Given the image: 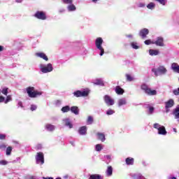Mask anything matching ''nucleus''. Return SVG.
<instances>
[{
	"instance_id": "obj_1",
	"label": "nucleus",
	"mask_w": 179,
	"mask_h": 179,
	"mask_svg": "<svg viewBox=\"0 0 179 179\" xmlns=\"http://www.w3.org/2000/svg\"><path fill=\"white\" fill-rule=\"evenodd\" d=\"M26 91L29 97L31 99H36V97H38V96H41V94H43V92L36 90L34 87H27L26 88Z\"/></svg>"
},
{
	"instance_id": "obj_2",
	"label": "nucleus",
	"mask_w": 179,
	"mask_h": 179,
	"mask_svg": "<svg viewBox=\"0 0 179 179\" xmlns=\"http://www.w3.org/2000/svg\"><path fill=\"white\" fill-rule=\"evenodd\" d=\"M141 89L143 90L145 94H148V96H156V94H157V91L155 90H152L146 84L141 85Z\"/></svg>"
},
{
	"instance_id": "obj_3",
	"label": "nucleus",
	"mask_w": 179,
	"mask_h": 179,
	"mask_svg": "<svg viewBox=\"0 0 179 179\" xmlns=\"http://www.w3.org/2000/svg\"><path fill=\"white\" fill-rule=\"evenodd\" d=\"M103 43H104V41H103V38L101 37H98L95 40V45L96 48L99 50V51H101L99 54L101 57H103V55H104V48H103V47L101 46L103 45Z\"/></svg>"
},
{
	"instance_id": "obj_4",
	"label": "nucleus",
	"mask_w": 179,
	"mask_h": 179,
	"mask_svg": "<svg viewBox=\"0 0 179 179\" xmlns=\"http://www.w3.org/2000/svg\"><path fill=\"white\" fill-rule=\"evenodd\" d=\"M90 91L89 90H84L83 91L77 90L73 93L75 97H87Z\"/></svg>"
},
{
	"instance_id": "obj_5",
	"label": "nucleus",
	"mask_w": 179,
	"mask_h": 179,
	"mask_svg": "<svg viewBox=\"0 0 179 179\" xmlns=\"http://www.w3.org/2000/svg\"><path fill=\"white\" fill-rule=\"evenodd\" d=\"M152 72H153L155 76H159V75H164L167 72V69L164 66H161L156 69H152Z\"/></svg>"
},
{
	"instance_id": "obj_6",
	"label": "nucleus",
	"mask_w": 179,
	"mask_h": 179,
	"mask_svg": "<svg viewBox=\"0 0 179 179\" xmlns=\"http://www.w3.org/2000/svg\"><path fill=\"white\" fill-rule=\"evenodd\" d=\"M34 17H36V19H39L40 20H45V19H47V15H45L44 11H37L34 14Z\"/></svg>"
},
{
	"instance_id": "obj_7",
	"label": "nucleus",
	"mask_w": 179,
	"mask_h": 179,
	"mask_svg": "<svg viewBox=\"0 0 179 179\" xmlns=\"http://www.w3.org/2000/svg\"><path fill=\"white\" fill-rule=\"evenodd\" d=\"M36 161L38 164L39 163H41V164H44V154L41 152H37Z\"/></svg>"
},
{
	"instance_id": "obj_8",
	"label": "nucleus",
	"mask_w": 179,
	"mask_h": 179,
	"mask_svg": "<svg viewBox=\"0 0 179 179\" xmlns=\"http://www.w3.org/2000/svg\"><path fill=\"white\" fill-rule=\"evenodd\" d=\"M53 69L52 64L49 63L46 66H42L41 71L43 72V73H48V72H52Z\"/></svg>"
},
{
	"instance_id": "obj_9",
	"label": "nucleus",
	"mask_w": 179,
	"mask_h": 179,
	"mask_svg": "<svg viewBox=\"0 0 179 179\" xmlns=\"http://www.w3.org/2000/svg\"><path fill=\"white\" fill-rule=\"evenodd\" d=\"M154 44L158 47H164V38L162 36L157 37V40L154 41Z\"/></svg>"
},
{
	"instance_id": "obj_10",
	"label": "nucleus",
	"mask_w": 179,
	"mask_h": 179,
	"mask_svg": "<svg viewBox=\"0 0 179 179\" xmlns=\"http://www.w3.org/2000/svg\"><path fill=\"white\" fill-rule=\"evenodd\" d=\"M104 101L107 106H114V99L111 98V96L108 95H105L104 97Z\"/></svg>"
},
{
	"instance_id": "obj_11",
	"label": "nucleus",
	"mask_w": 179,
	"mask_h": 179,
	"mask_svg": "<svg viewBox=\"0 0 179 179\" xmlns=\"http://www.w3.org/2000/svg\"><path fill=\"white\" fill-rule=\"evenodd\" d=\"M173 106H174V100L173 99H169L165 103V108L166 110V113H169V111H170L169 108H171Z\"/></svg>"
},
{
	"instance_id": "obj_12",
	"label": "nucleus",
	"mask_w": 179,
	"mask_h": 179,
	"mask_svg": "<svg viewBox=\"0 0 179 179\" xmlns=\"http://www.w3.org/2000/svg\"><path fill=\"white\" fill-rule=\"evenodd\" d=\"M148 34H149V29L146 28L141 29L139 32V36L142 38H146V36H148Z\"/></svg>"
},
{
	"instance_id": "obj_13",
	"label": "nucleus",
	"mask_w": 179,
	"mask_h": 179,
	"mask_svg": "<svg viewBox=\"0 0 179 179\" xmlns=\"http://www.w3.org/2000/svg\"><path fill=\"white\" fill-rule=\"evenodd\" d=\"M158 134L159 135H167L166 127L164 126H161L158 129Z\"/></svg>"
},
{
	"instance_id": "obj_14",
	"label": "nucleus",
	"mask_w": 179,
	"mask_h": 179,
	"mask_svg": "<svg viewBox=\"0 0 179 179\" xmlns=\"http://www.w3.org/2000/svg\"><path fill=\"white\" fill-rule=\"evenodd\" d=\"M36 57H39V58H42V59H44L45 61H48V57L44 52H36Z\"/></svg>"
},
{
	"instance_id": "obj_15",
	"label": "nucleus",
	"mask_w": 179,
	"mask_h": 179,
	"mask_svg": "<svg viewBox=\"0 0 179 179\" xmlns=\"http://www.w3.org/2000/svg\"><path fill=\"white\" fill-rule=\"evenodd\" d=\"M86 132H87V128L86 126H83L78 129V134H80V135H85Z\"/></svg>"
},
{
	"instance_id": "obj_16",
	"label": "nucleus",
	"mask_w": 179,
	"mask_h": 179,
	"mask_svg": "<svg viewBox=\"0 0 179 179\" xmlns=\"http://www.w3.org/2000/svg\"><path fill=\"white\" fill-rule=\"evenodd\" d=\"M115 92L117 94H124V89L121 88L120 86H116Z\"/></svg>"
},
{
	"instance_id": "obj_17",
	"label": "nucleus",
	"mask_w": 179,
	"mask_h": 179,
	"mask_svg": "<svg viewBox=\"0 0 179 179\" xmlns=\"http://www.w3.org/2000/svg\"><path fill=\"white\" fill-rule=\"evenodd\" d=\"M70 110H71V113H73L76 115H79V108H78V106H72L70 108Z\"/></svg>"
},
{
	"instance_id": "obj_18",
	"label": "nucleus",
	"mask_w": 179,
	"mask_h": 179,
	"mask_svg": "<svg viewBox=\"0 0 179 179\" xmlns=\"http://www.w3.org/2000/svg\"><path fill=\"white\" fill-rule=\"evenodd\" d=\"M171 68L174 72H177L179 73V65L177 63H173L171 65Z\"/></svg>"
},
{
	"instance_id": "obj_19",
	"label": "nucleus",
	"mask_w": 179,
	"mask_h": 179,
	"mask_svg": "<svg viewBox=\"0 0 179 179\" xmlns=\"http://www.w3.org/2000/svg\"><path fill=\"white\" fill-rule=\"evenodd\" d=\"M173 115L176 120L179 118V105L173 110Z\"/></svg>"
},
{
	"instance_id": "obj_20",
	"label": "nucleus",
	"mask_w": 179,
	"mask_h": 179,
	"mask_svg": "<svg viewBox=\"0 0 179 179\" xmlns=\"http://www.w3.org/2000/svg\"><path fill=\"white\" fill-rule=\"evenodd\" d=\"M106 173L108 177H111L113 176V166H108Z\"/></svg>"
},
{
	"instance_id": "obj_21",
	"label": "nucleus",
	"mask_w": 179,
	"mask_h": 179,
	"mask_svg": "<svg viewBox=\"0 0 179 179\" xmlns=\"http://www.w3.org/2000/svg\"><path fill=\"white\" fill-rule=\"evenodd\" d=\"M125 162L127 166H133L134 159L132 157H127Z\"/></svg>"
},
{
	"instance_id": "obj_22",
	"label": "nucleus",
	"mask_w": 179,
	"mask_h": 179,
	"mask_svg": "<svg viewBox=\"0 0 179 179\" xmlns=\"http://www.w3.org/2000/svg\"><path fill=\"white\" fill-rule=\"evenodd\" d=\"M96 135L98 136V139H99V141H101V142H104V141H106V135H104V134L97 133Z\"/></svg>"
},
{
	"instance_id": "obj_23",
	"label": "nucleus",
	"mask_w": 179,
	"mask_h": 179,
	"mask_svg": "<svg viewBox=\"0 0 179 179\" xmlns=\"http://www.w3.org/2000/svg\"><path fill=\"white\" fill-rule=\"evenodd\" d=\"M89 179H103V177L99 174H92L90 176Z\"/></svg>"
},
{
	"instance_id": "obj_24",
	"label": "nucleus",
	"mask_w": 179,
	"mask_h": 179,
	"mask_svg": "<svg viewBox=\"0 0 179 179\" xmlns=\"http://www.w3.org/2000/svg\"><path fill=\"white\" fill-rule=\"evenodd\" d=\"M67 9H68L69 12H73V11L76 10V6H75V5L71 3L68 6Z\"/></svg>"
},
{
	"instance_id": "obj_25",
	"label": "nucleus",
	"mask_w": 179,
	"mask_h": 179,
	"mask_svg": "<svg viewBox=\"0 0 179 179\" xmlns=\"http://www.w3.org/2000/svg\"><path fill=\"white\" fill-rule=\"evenodd\" d=\"M159 52L157 50H152V49L149 50V54H150V55H152V56L159 55Z\"/></svg>"
},
{
	"instance_id": "obj_26",
	"label": "nucleus",
	"mask_w": 179,
	"mask_h": 179,
	"mask_svg": "<svg viewBox=\"0 0 179 179\" xmlns=\"http://www.w3.org/2000/svg\"><path fill=\"white\" fill-rule=\"evenodd\" d=\"M94 85H98L99 86H104V82H103V80H101L100 79H97L94 83Z\"/></svg>"
},
{
	"instance_id": "obj_27",
	"label": "nucleus",
	"mask_w": 179,
	"mask_h": 179,
	"mask_svg": "<svg viewBox=\"0 0 179 179\" xmlns=\"http://www.w3.org/2000/svg\"><path fill=\"white\" fill-rule=\"evenodd\" d=\"M125 104H127V101H125V99H119L118 101L119 107H121V106H125Z\"/></svg>"
},
{
	"instance_id": "obj_28",
	"label": "nucleus",
	"mask_w": 179,
	"mask_h": 179,
	"mask_svg": "<svg viewBox=\"0 0 179 179\" xmlns=\"http://www.w3.org/2000/svg\"><path fill=\"white\" fill-rule=\"evenodd\" d=\"M62 113H68L71 111V108L69 107V106H64L62 108Z\"/></svg>"
},
{
	"instance_id": "obj_29",
	"label": "nucleus",
	"mask_w": 179,
	"mask_h": 179,
	"mask_svg": "<svg viewBox=\"0 0 179 179\" xmlns=\"http://www.w3.org/2000/svg\"><path fill=\"white\" fill-rule=\"evenodd\" d=\"M46 129H48V131H54V129H55V127L52 124H46L45 126Z\"/></svg>"
},
{
	"instance_id": "obj_30",
	"label": "nucleus",
	"mask_w": 179,
	"mask_h": 179,
	"mask_svg": "<svg viewBox=\"0 0 179 179\" xmlns=\"http://www.w3.org/2000/svg\"><path fill=\"white\" fill-rule=\"evenodd\" d=\"M13 148L11 147V146H8L7 148H6V155L7 156H10V154L12 153V150Z\"/></svg>"
},
{
	"instance_id": "obj_31",
	"label": "nucleus",
	"mask_w": 179,
	"mask_h": 179,
	"mask_svg": "<svg viewBox=\"0 0 179 179\" xmlns=\"http://www.w3.org/2000/svg\"><path fill=\"white\" fill-rule=\"evenodd\" d=\"M102 150H103V146H101V144H96L95 145V150L96 152H101Z\"/></svg>"
},
{
	"instance_id": "obj_32",
	"label": "nucleus",
	"mask_w": 179,
	"mask_h": 179,
	"mask_svg": "<svg viewBox=\"0 0 179 179\" xmlns=\"http://www.w3.org/2000/svg\"><path fill=\"white\" fill-rule=\"evenodd\" d=\"M125 76L127 82H132V80H134V77L130 74H126Z\"/></svg>"
},
{
	"instance_id": "obj_33",
	"label": "nucleus",
	"mask_w": 179,
	"mask_h": 179,
	"mask_svg": "<svg viewBox=\"0 0 179 179\" xmlns=\"http://www.w3.org/2000/svg\"><path fill=\"white\" fill-rule=\"evenodd\" d=\"M87 123L88 125H92V124H93V117L88 116Z\"/></svg>"
},
{
	"instance_id": "obj_34",
	"label": "nucleus",
	"mask_w": 179,
	"mask_h": 179,
	"mask_svg": "<svg viewBox=\"0 0 179 179\" xmlns=\"http://www.w3.org/2000/svg\"><path fill=\"white\" fill-rule=\"evenodd\" d=\"M9 101H12V96L11 95H8L6 96V100H4L5 104H8V103H9Z\"/></svg>"
},
{
	"instance_id": "obj_35",
	"label": "nucleus",
	"mask_w": 179,
	"mask_h": 179,
	"mask_svg": "<svg viewBox=\"0 0 179 179\" xmlns=\"http://www.w3.org/2000/svg\"><path fill=\"white\" fill-rule=\"evenodd\" d=\"M155 6H156V5L153 2H151L148 5H147L148 9H155Z\"/></svg>"
},
{
	"instance_id": "obj_36",
	"label": "nucleus",
	"mask_w": 179,
	"mask_h": 179,
	"mask_svg": "<svg viewBox=\"0 0 179 179\" xmlns=\"http://www.w3.org/2000/svg\"><path fill=\"white\" fill-rule=\"evenodd\" d=\"M144 43L145 44V45H150V44H155V42L152 41V40L150 39H148L144 41Z\"/></svg>"
},
{
	"instance_id": "obj_37",
	"label": "nucleus",
	"mask_w": 179,
	"mask_h": 179,
	"mask_svg": "<svg viewBox=\"0 0 179 179\" xmlns=\"http://www.w3.org/2000/svg\"><path fill=\"white\" fill-rule=\"evenodd\" d=\"M8 90H9V88L8 87H4L1 90V93L4 94V96H8Z\"/></svg>"
},
{
	"instance_id": "obj_38",
	"label": "nucleus",
	"mask_w": 179,
	"mask_h": 179,
	"mask_svg": "<svg viewBox=\"0 0 179 179\" xmlns=\"http://www.w3.org/2000/svg\"><path fill=\"white\" fill-rule=\"evenodd\" d=\"M134 178H136V179H146V178H145L144 176H142V174H141V173H138V174H137V175H134Z\"/></svg>"
},
{
	"instance_id": "obj_39",
	"label": "nucleus",
	"mask_w": 179,
	"mask_h": 179,
	"mask_svg": "<svg viewBox=\"0 0 179 179\" xmlns=\"http://www.w3.org/2000/svg\"><path fill=\"white\" fill-rule=\"evenodd\" d=\"M62 2L66 5H71L72 4V2H73V0H62Z\"/></svg>"
},
{
	"instance_id": "obj_40",
	"label": "nucleus",
	"mask_w": 179,
	"mask_h": 179,
	"mask_svg": "<svg viewBox=\"0 0 179 179\" xmlns=\"http://www.w3.org/2000/svg\"><path fill=\"white\" fill-rule=\"evenodd\" d=\"M131 45L132 47V48H134V50H138V48H139V46H138V45L136 44V43H131Z\"/></svg>"
},
{
	"instance_id": "obj_41",
	"label": "nucleus",
	"mask_w": 179,
	"mask_h": 179,
	"mask_svg": "<svg viewBox=\"0 0 179 179\" xmlns=\"http://www.w3.org/2000/svg\"><path fill=\"white\" fill-rule=\"evenodd\" d=\"M115 112L113 110V109H109L107 110L106 114L107 115H113Z\"/></svg>"
},
{
	"instance_id": "obj_42",
	"label": "nucleus",
	"mask_w": 179,
	"mask_h": 179,
	"mask_svg": "<svg viewBox=\"0 0 179 179\" xmlns=\"http://www.w3.org/2000/svg\"><path fill=\"white\" fill-rule=\"evenodd\" d=\"M66 127H69L70 129L72 128L73 126L72 125V123L69 122V120H66L65 122Z\"/></svg>"
},
{
	"instance_id": "obj_43",
	"label": "nucleus",
	"mask_w": 179,
	"mask_h": 179,
	"mask_svg": "<svg viewBox=\"0 0 179 179\" xmlns=\"http://www.w3.org/2000/svg\"><path fill=\"white\" fill-rule=\"evenodd\" d=\"M157 1V2H159L161 3V5H166V3H167V0H155Z\"/></svg>"
},
{
	"instance_id": "obj_44",
	"label": "nucleus",
	"mask_w": 179,
	"mask_h": 179,
	"mask_svg": "<svg viewBox=\"0 0 179 179\" xmlns=\"http://www.w3.org/2000/svg\"><path fill=\"white\" fill-rule=\"evenodd\" d=\"M6 139V135L0 134V141H5Z\"/></svg>"
},
{
	"instance_id": "obj_45",
	"label": "nucleus",
	"mask_w": 179,
	"mask_h": 179,
	"mask_svg": "<svg viewBox=\"0 0 179 179\" xmlns=\"http://www.w3.org/2000/svg\"><path fill=\"white\" fill-rule=\"evenodd\" d=\"M153 127L159 131V128H160L161 127L160 124H159V123H155L154 124Z\"/></svg>"
},
{
	"instance_id": "obj_46",
	"label": "nucleus",
	"mask_w": 179,
	"mask_h": 179,
	"mask_svg": "<svg viewBox=\"0 0 179 179\" xmlns=\"http://www.w3.org/2000/svg\"><path fill=\"white\" fill-rule=\"evenodd\" d=\"M173 93V94H175V96H178V94H179V87L176 90H174Z\"/></svg>"
},
{
	"instance_id": "obj_47",
	"label": "nucleus",
	"mask_w": 179,
	"mask_h": 179,
	"mask_svg": "<svg viewBox=\"0 0 179 179\" xmlns=\"http://www.w3.org/2000/svg\"><path fill=\"white\" fill-rule=\"evenodd\" d=\"M0 164H1L2 166H6V164H8V162L5 160H1L0 161Z\"/></svg>"
},
{
	"instance_id": "obj_48",
	"label": "nucleus",
	"mask_w": 179,
	"mask_h": 179,
	"mask_svg": "<svg viewBox=\"0 0 179 179\" xmlns=\"http://www.w3.org/2000/svg\"><path fill=\"white\" fill-rule=\"evenodd\" d=\"M35 110H37V106L36 105H31V111H35Z\"/></svg>"
},
{
	"instance_id": "obj_49",
	"label": "nucleus",
	"mask_w": 179,
	"mask_h": 179,
	"mask_svg": "<svg viewBox=\"0 0 179 179\" xmlns=\"http://www.w3.org/2000/svg\"><path fill=\"white\" fill-rule=\"evenodd\" d=\"M138 8H145V3H138Z\"/></svg>"
},
{
	"instance_id": "obj_50",
	"label": "nucleus",
	"mask_w": 179,
	"mask_h": 179,
	"mask_svg": "<svg viewBox=\"0 0 179 179\" xmlns=\"http://www.w3.org/2000/svg\"><path fill=\"white\" fill-rule=\"evenodd\" d=\"M149 111H150V114H152L153 113V111H155V108L150 107Z\"/></svg>"
},
{
	"instance_id": "obj_51",
	"label": "nucleus",
	"mask_w": 179,
	"mask_h": 179,
	"mask_svg": "<svg viewBox=\"0 0 179 179\" xmlns=\"http://www.w3.org/2000/svg\"><path fill=\"white\" fill-rule=\"evenodd\" d=\"M0 149H6V145L4 143L0 145Z\"/></svg>"
},
{
	"instance_id": "obj_52",
	"label": "nucleus",
	"mask_w": 179,
	"mask_h": 179,
	"mask_svg": "<svg viewBox=\"0 0 179 179\" xmlns=\"http://www.w3.org/2000/svg\"><path fill=\"white\" fill-rule=\"evenodd\" d=\"M5 101V97L0 96V103H3Z\"/></svg>"
},
{
	"instance_id": "obj_53",
	"label": "nucleus",
	"mask_w": 179,
	"mask_h": 179,
	"mask_svg": "<svg viewBox=\"0 0 179 179\" xmlns=\"http://www.w3.org/2000/svg\"><path fill=\"white\" fill-rule=\"evenodd\" d=\"M18 106H19V107L23 108V103H22V101H19L18 102Z\"/></svg>"
},
{
	"instance_id": "obj_54",
	"label": "nucleus",
	"mask_w": 179,
	"mask_h": 179,
	"mask_svg": "<svg viewBox=\"0 0 179 179\" xmlns=\"http://www.w3.org/2000/svg\"><path fill=\"white\" fill-rule=\"evenodd\" d=\"M127 37H128L129 38H132V34L127 35Z\"/></svg>"
},
{
	"instance_id": "obj_55",
	"label": "nucleus",
	"mask_w": 179,
	"mask_h": 179,
	"mask_svg": "<svg viewBox=\"0 0 179 179\" xmlns=\"http://www.w3.org/2000/svg\"><path fill=\"white\" fill-rule=\"evenodd\" d=\"M43 179H54V178H52V177H47V178H44V177H43Z\"/></svg>"
},
{
	"instance_id": "obj_56",
	"label": "nucleus",
	"mask_w": 179,
	"mask_h": 179,
	"mask_svg": "<svg viewBox=\"0 0 179 179\" xmlns=\"http://www.w3.org/2000/svg\"><path fill=\"white\" fill-rule=\"evenodd\" d=\"M0 51H3V46L0 45Z\"/></svg>"
},
{
	"instance_id": "obj_57",
	"label": "nucleus",
	"mask_w": 179,
	"mask_h": 179,
	"mask_svg": "<svg viewBox=\"0 0 179 179\" xmlns=\"http://www.w3.org/2000/svg\"><path fill=\"white\" fill-rule=\"evenodd\" d=\"M70 143L72 145V146H75V142L71 141Z\"/></svg>"
},
{
	"instance_id": "obj_58",
	"label": "nucleus",
	"mask_w": 179,
	"mask_h": 179,
	"mask_svg": "<svg viewBox=\"0 0 179 179\" xmlns=\"http://www.w3.org/2000/svg\"><path fill=\"white\" fill-rule=\"evenodd\" d=\"M15 1H16V2H18V3L22 2V0H15Z\"/></svg>"
},
{
	"instance_id": "obj_59",
	"label": "nucleus",
	"mask_w": 179,
	"mask_h": 179,
	"mask_svg": "<svg viewBox=\"0 0 179 179\" xmlns=\"http://www.w3.org/2000/svg\"><path fill=\"white\" fill-rule=\"evenodd\" d=\"M173 131L176 132H176H177V129H176V128H173Z\"/></svg>"
},
{
	"instance_id": "obj_60",
	"label": "nucleus",
	"mask_w": 179,
	"mask_h": 179,
	"mask_svg": "<svg viewBox=\"0 0 179 179\" xmlns=\"http://www.w3.org/2000/svg\"><path fill=\"white\" fill-rule=\"evenodd\" d=\"M92 2H97V1H99V0H92Z\"/></svg>"
},
{
	"instance_id": "obj_61",
	"label": "nucleus",
	"mask_w": 179,
	"mask_h": 179,
	"mask_svg": "<svg viewBox=\"0 0 179 179\" xmlns=\"http://www.w3.org/2000/svg\"><path fill=\"white\" fill-rule=\"evenodd\" d=\"M171 179H177L176 177H172Z\"/></svg>"
},
{
	"instance_id": "obj_62",
	"label": "nucleus",
	"mask_w": 179,
	"mask_h": 179,
	"mask_svg": "<svg viewBox=\"0 0 179 179\" xmlns=\"http://www.w3.org/2000/svg\"><path fill=\"white\" fill-rule=\"evenodd\" d=\"M56 179H62V178H57Z\"/></svg>"
},
{
	"instance_id": "obj_63",
	"label": "nucleus",
	"mask_w": 179,
	"mask_h": 179,
	"mask_svg": "<svg viewBox=\"0 0 179 179\" xmlns=\"http://www.w3.org/2000/svg\"><path fill=\"white\" fill-rule=\"evenodd\" d=\"M0 93H1V90H0Z\"/></svg>"
}]
</instances>
